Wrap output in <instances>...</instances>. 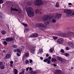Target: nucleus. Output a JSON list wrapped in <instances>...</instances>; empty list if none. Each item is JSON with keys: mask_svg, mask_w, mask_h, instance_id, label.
<instances>
[{"mask_svg": "<svg viewBox=\"0 0 74 74\" xmlns=\"http://www.w3.org/2000/svg\"><path fill=\"white\" fill-rule=\"evenodd\" d=\"M33 8L32 7H29L27 8L26 11L28 16L32 17L34 15V12L32 11Z\"/></svg>", "mask_w": 74, "mask_h": 74, "instance_id": "1", "label": "nucleus"}, {"mask_svg": "<svg viewBox=\"0 0 74 74\" xmlns=\"http://www.w3.org/2000/svg\"><path fill=\"white\" fill-rule=\"evenodd\" d=\"M34 4L35 5H42L43 4V1L41 0H35Z\"/></svg>", "mask_w": 74, "mask_h": 74, "instance_id": "2", "label": "nucleus"}, {"mask_svg": "<svg viewBox=\"0 0 74 74\" xmlns=\"http://www.w3.org/2000/svg\"><path fill=\"white\" fill-rule=\"evenodd\" d=\"M64 12L67 14L66 15V16H67V17H69V16H70L71 15V10H64Z\"/></svg>", "mask_w": 74, "mask_h": 74, "instance_id": "3", "label": "nucleus"}, {"mask_svg": "<svg viewBox=\"0 0 74 74\" xmlns=\"http://www.w3.org/2000/svg\"><path fill=\"white\" fill-rule=\"evenodd\" d=\"M38 73H40V74H42V72L40 70H38L37 72L36 71H32V72H30V74H38Z\"/></svg>", "mask_w": 74, "mask_h": 74, "instance_id": "4", "label": "nucleus"}, {"mask_svg": "<svg viewBox=\"0 0 74 74\" xmlns=\"http://www.w3.org/2000/svg\"><path fill=\"white\" fill-rule=\"evenodd\" d=\"M69 33H70V34H64L62 35V36L63 37H70V36H71V34H72V32H69Z\"/></svg>", "mask_w": 74, "mask_h": 74, "instance_id": "5", "label": "nucleus"}, {"mask_svg": "<svg viewBox=\"0 0 74 74\" xmlns=\"http://www.w3.org/2000/svg\"><path fill=\"white\" fill-rule=\"evenodd\" d=\"M45 25H44L43 23H40L38 24H36L35 25V27H42L44 26Z\"/></svg>", "mask_w": 74, "mask_h": 74, "instance_id": "6", "label": "nucleus"}, {"mask_svg": "<svg viewBox=\"0 0 74 74\" xmlns=\"http://www.w3.org/2000/svg\"><path fill=\"white\" fill-rule=\"evenodd\" d=\"M38 36V34H37L36 33L31 35L30 36V37H31V38H36V37H37Z\"/></svg>", "mask_w": 74, "mask_h": 74, "instance_id": "7", "label": "nucleus"}, {"mask_svg": "<svg viewBox=\"0 0 74 74\" xmlns=\"http://www.w3.org/2000/svg\"><path fill=\"white\" fill-rule=\"evenodd\" d=\"M61 18V15L60 14H57L55 16V18L56 19H60Z\"/></svg>", "mask_w": 74, "mask_h": 74, "instance_id": "8", "label": "nucleus"}, {"mask_svg": "<svg viewBox=\"0 0 74 74\" xmlns=\"http://www.w3.org/2000/svg\"><path fill=\"white\" fill-rule=\"evenodd\" d=\"M48 16H44L43 18V22H46L47 20H48Z\"/></svg>", "mask_w": 74, "mask_h": 74, "instance_id": "9", "label": "nucleus"}, {"mask_svg": "<svg viewBox=\"0 0 74 74\" xmlns=\"http://www.w3.org/2000/svg\"><path fill=\"white\" fill-rule=\"evenodd\" d=\"M63 40L62 38H59L57 40V42L58 43L61 44L63 43Z\"/></svg>", "mask_w": 74, "mask_h": 74, "instance_id": "10", "label": "nucleus"}, {"mask_svg": "<svg viewBox=\"0 0 74 74\" xmlns=\"http://www.w3.org/2000/svg\"><path fill=\"white\" fill-rule=\"evenodd\" d=\"M40 29L41 30H42V31H44V30H45L46 29H47V26L46 25H45L42 27L40 28Z\"/></svg>", "mask_w": 74, "mask_h": 74, "instance_id": "11", "label": "nucleus"}, {"mask_svg": "<svg viewBox=\"0 0 74 74\" xmlns=\"http://www.w3.org/2000/svg\"><path fill=\"white\" fill-rule=\"evenodd\" d=\"M13 40V39L12 38H6L5 39V41H8V42H10V41H12Z\"/></svg>", "mask_w": 74, "mask_h": 74, "instance_id": "12", "label": "nucleus"}, {"mask_svg": "<svg viewBox=\"0 0 74 74\" xmlns=\"http://www.w3.org/2000/svg\"><path fill=\"white\" fill-rule=\"evenodd\" d=\"M10 56H10V54H7L4 57V59L5 60H6V59H9L10 58Z\"/></svg>", "mask_w": 74, "mask_h": 74, "instance_id": "13", "label": "nucleus"}, {"mask_svg": "<svg viewBox=\"0 0 74 74\" xmlns=\"http://www.w3.org/2000/svg\"><path fill=\"white\" fill-rule=\"evenodd\" d=\"M51 23H52V21H49L45 22V25H49V24H51Z\"/></svg>", "mask_w": 74, "mask_h": 74, "instance_id": "14", "label": "nucleus"}, {"mask_svg": "<svg viewBox=\"0 0 74 74\" xmlns=\"http://www.w3.org/2000/svg\"><path fill=\"white\" fill-rule=\"evenodd\" d=\"M61 71L60 70H56L54 73V74H60V73H61Z\"/></svg>", "mask_w": 74, "mask_h": 74, "instance_id": "15", "label": "nucleus"}, {"mask_svg": "<svg viewBox=\"0 0 74 74\" xmlns=\"http://www.w3.org/2000/svg\"><path fill=\"white\" fill-rule=\"evenodd\" d=\"M35 13L36 14H38V13H39V14H42V13L40 10H36L35 11Z\"/></svg>", "mask_w": 74, "mask_h": 74, "instance_id": "16", "label": "nucleus"}, {"mask_svg": "<svg viewBox=\"0 0 74 74\" xmlns=\"http://www.w3.org/2000/svg\"><path fill=\"white\" fill-rule=\"evenodd\" d=\"M68 44L71 47H73L74 46V44L72 42H69L68 43Z\"/></svg>", "mask_w": 74, "mask_h": 74, "instance_id": "17", "label": "nucleus"}, {"mask_svg": "<svg viewBox=\"0 0 74 74\" xmlns=\"http://www.w3.org/2000/svg\"><path fill=\"white\" fill-rule=\"evenodd\" d=\"M42 52H43L42 49H39V51L38 52V54H39V53H40V54H41Z\"/></svg>", "mask_w": 74, "mask_h": 74, "instance_id": "18", "label": "nucleus"}, {"mask_svg": "<svg viewBox=\"0 0 74 74\" xmlns=\"http://www.w3.org/2000/svg\"><path fill=\"white\" fill-rule=\"evenodd\" d=\"M34 48H32L31 49V52L33 53H34Z\"/></svg>", "mask_w": 74, "mask_h": 74, "instance_id": "19", "label": "nucleus"}, {"mask_svg": "<svg viewBox=\"0 0 74 74\" xmlns=\"http://www.w3.org/2000/svg\"><path fill=\"white\" fill-rule=\"evenodd\" d=\"M46 59L47 60V63L48 64H50L51 63V60H50L48 59V58H46Z\"/></svg>", "mask_w": 74, "mask_h": 74, "instance_id": "20", "label": "nucleus"}, {"mask_svg": "<svg viewBox=\"0 0 74 74\" xmlns=\"http://www.w3.org/2000/svg\"><path fill=\"white\" fill-rule=\"evenodd\" d=\"M4 68H5V67L3 65H1L0 66V68L1 70H4Z\"/></svg>", "mask_w": 74, "mask_h": 74, "instance_id": "21", "label": "nucleus"}, {"mask_svg": "<svg viewBox=\"0 0 74 74\" xmlns=\"http://www.w3.org/2000/svg\"><path fill=\"white\" fill-rule=\"evenodd\" d=\"M1 33L2 34L4 35V34H5V33H6V32L5 31L2 30L1 32Z\"/></svg>", "mask_w": 74, "mask_h": 74, "instance_id": "22", "label": "nucleus"}, {"mask_svg": "<svg viewBox=\"0 0 74 74\" xmlns=\"http://www.w3.org/2000/svg\"><path fill=\"white\" fill-rule=\"evenodd\" d=\"M27 4L28 5H32V3L30 1H27Z\"/></svg>", "mask_w": 74, "mask_h": 74, "instance_id": "23", "label": "nucleus"}, {"mask_svg": "<svg viewBox=\"0 0 74 74\" xmlns=\"http://www.w3.org/2000/svg\"><path fill=\"white\" fill-rule=\"evenodd\" d=\"M14 74H17V73H18V70H17V69H15L14 70Z\"/></svg>", "mask_w": 74, "mask_h": 74, "instance_id": "24", "label": "nucleus"}, {"mask_svg": "<svg viewBox=\"0 0 74 74\" xmlns=\"http://www.w3.org/2000/svg\"><path fill=\"white\" fill-rule=\"evenodd\" d=\"M52 62H56V60L54 58H53L51 59Z\"/></svg>", "mask_w": 74, "mask_h": 74, "instance_id": "25", "label": "nucleus"}, {"mask_svg": "<svg viewBox=\"0 0 74 74\" xmlns=\"http://www.w3.org/2000/svg\"><path fill=\"white\" fill-rule=\"evenodd\" d=\"M56 7H59V3L57 2L56 5Z\"/></svg>", "mask_w": 74, "mask_h": 74, "instance_id": "26", "label": "nucleus"}, {"mask_svg": "<svg viewBox=\"0 0 74 74\" xmlns=\"http://www.w3.org/2000/svg\"><path fill=\"white\" fill-rule=\"evenodd\" d=\"M17 52H18V53H21V50H19V49H17L16 50Z\"/></svg>", "mask_w": 74, "mask_h": 74, "instance_id": "27", "label": "nucleus"}, {"mask_svg": "<svg viewBox=\"0 0 74 74\" xmlns=\"http://www.w3.org/2000/svg\"><path fill=\"white\" fill-rule=\"evenodd\" d=\"M57 59L58 60H60V61H62V59L60 57H58Z\"/></svg>", "mask_w": 74, "mask_h": 74, "instance_id": "28", "label": "nucleus"}, {"mask_svg": "<svg viewBox=\"0 0 74 74\" xmlns=\"http://www.w3.org/2000/svg\"><path fill=\"white\" fill-rule=\"evenodd\" d=\"M22 25L25 27H27V24H25V23H22Z\"/></svg>", "mask_w": 74, "mask_h": 74, "instance_id": "29", "label": "nucleus"}, {"mask_svg": "<svg viewBox=\"0 0 74 74\" xmlns=\"http://www.w3.org/2000/svg\"><path fill=\"white\" fill-rule=\"evenodd\" d=\"M65 56H66V57H68L69 56V54L68 53H66L64 55Z\"/></svg>", "mask_w": 74, "mask_h": 74, "instance_id": "30", "label": "nucleus"}, {"mask_svg": "<svg viewBox=\"0 0 74 74\" xmlns=\"http://www.w3.org/2000/svg\"><path fill=\"white\" fill-rule=\"evenodd\" d=\"M29 55V53H28V52L26 53L25 54V56H28Z\"/></svg>", "mask_w": 74, "mask_h": 74, "instance_id": "31", "label": "nucleus"}, {"mask_svg": "<svg viewBox=\"0 0 74 74\" xmlns=\"http://www.w3.org/2000/svg\"><path fill=\"white\" fill-rule=\"evenodd\" d=\"M3 44L4 45H7V42L6 41H3Z\"/></svg>", "mask_w": 74, "mask_h": 74, "instance_id": "32", "label": "nucleus"}, {"mask_svg": "<svg viewBox=\"0 0 74 74\" xmlns=\"http://www.w3.org/2000/svg\"><path fill=\"white\" fill-rule=\"evenodd\" d=\"M24 73H25V71H23L20 73L19 74H24Z\"/></svg>", "mask_w": 74, "mask_h": 74, "instance_id": "33", "label": "nucleus"}, {"mask_svg": "<svg viewBox=\"0 0 74 74\" xmlns=\"http://www.w3.org/2000/svg\"><path fill=\"white\" fill-rule=\"evenodd\" d=\"M53 38L54 40H56L58 38V37L55 36H53Z\"/></svg>", "mask_w": 74, "mask_h": 74, "instance_id": "34", "label": "nucleus"}, {"mask_svg": "<svg viewBox=\"0 0 74 74\" xmlns=\"http://www.w3.org/2000/svg\"><path fill=\"white\" fill-rule=\"evenodd\" d=\"M61 52L62 53H64V50L63 49H61Z\"/></svg>", "mask_w": 74, "mask_h": 74, "instance_id": "35", "label": "nucleus"}, {"mask_svg": "<svg viewBox=\"0 0 74 74\" xmlns=\"http://www.w3.org/2000/svg\"><path fill=\"white\" fill-rule=\"evenodd\" d=\"M49 51L50 53H52V52H53V50H52V49H50L49 50Z\"/></svg>", "mask_w": 74, "mask_h": 74, "instance_id": "36", "label": "nucleus"}, {"mask_svg": "<svg viewBox=\"0 0 74 74\" xmlns=\"http://www.w3.org/2000/svg\"><path fill=\"white\" fill-rule=\"evenodd\" d=\"M29 63V61L28 60H26L25 62V63L26 64H28Z\"/></svg>", "mask_w": 74, "mask_h": 74, "instance_id": "37", "label": "nucleus"}, {"mask_svg": "<svg viewBox=\"0 0 74 74\" xmlns=\"http://www.w3.org/2000/svg\"><path fill=\"white\" fill-rule=\"evenodd\" d=\"M3 3V1L2 0H0V4H2Z\"/></svg>", "mask_w": 74, "mask_h": 74, "instance_id": "38", "label": "nucleus"}, {"mask_svg": "<svg viewBox=\"0 0 74 74\" xmlns=\"http://www.w3.org/2000/svg\"><path fill=\"white\" fill-rule=\"evenodd\" d=\"M52 22H56V20L54 19H53L52 20Z\"/></svg>", "mask_w": 74, "mask_h": 74, "instance_id": "39", "label": "nucleus"}, {"mask_svg": "<svg viewBox=\"0 0 74 74\" xmlns=\"http://www.w3.org/2000/svg\"><path fill=\"white\" fill-rule=\"evenodd\" d=\"M12 47H13V48H16L17 47L16 45H13L12 46Z\"/></svg>", "mask_w": 74, "mask_h": 74, "instance_id": "40", "label": "nucleus"}, {"mask_svg": "<svg viewBox=\"0 0 74 74\" xmlns=\"http://www.w3.org/2000/svg\"><path fill=\"white\" fill-rule=\"evenodd\" d=\"M29 60L30 63H32V62H33V60Z\"/></svg>", "mask_w": 74, "mask_h": 74, "instance_id": "41", "label": "nucleus"}, {"mask_svg": "<svg viewBox=\"0 0 74 74\" xmlns=\"http://www.w3.org/2000/svg\"><path fill=\"white\" fill-rule=\"evenodd\" d=\"M13 10L14 11H18V9H14Z\"/></svg>", "mask_w": 74, "mask_h": 74, "instance_id": "42", "label": "nucleus"}, {"mask_svg": "<svg viewBox=\"0 0 74 74\" xmlns=\"http://www.w3.org/2000/svg\"><path fill=\"white\" fill-rule=\"evenodd\" d=\"M3 62H0V65H2V64H3Z\"/></svg>", "mask_w": 74, "mask_h": 74, "instance_id": "43", "label": "nucleus"}, {"mask_svg": "<svg viewBox=\"0 0 74 74\" xmlns=\"http://www.w3.org/2000/svg\"><path fill=\"white\" fill-rule=\"evenodd\" d=\"M44 61L45 62H47V59H45V60H44Z\"/></svg>", "mask_w": 74, "mask_h": 74, "instance_id": "44", "label": "nucleus"}, {"mask_svg": "<svg viewBox=\"0 0 74 74\" xmlns=\"http://www.w3.org/2000/svg\"><path fill=\"white\" fill-rule=\"evenodd\" d=\"M53 66H54V67H56L57 65L56 64H53Z\"/></svg>", "mask_w": 74, "mask_h": 74, "instance_id": "45", "label": "nucleus"}, {"mask_svg": "<svg viewBox=\"0 0 74 74\" xmlns=\"http://www.w3.org/2000/svg\"><path fill=\"white\" fill-rule=\"evenodd\" d=\"M17 56H20V54H19L18 53H17Z\"/></svg>", "mask_w": 74, "mask_h": 74, "instance_id": "46", "label": "nucleus"}, {"mask_svg": "<svg viewBox=\"0 0 74 74\" xmlns=\"http://www.w3.org/2000/svg\"><path fill=\"white\" fill-rule=\"evenodd\" d=\"M21 12H22L21 10H19V11H18V13H21Z\"/></svg>", "mask_w": 74, "mask_h": 74, "instance_id": "47", "label": "nucleus"}, {"mask_svg": "<svg viewBox=\"0 0 74 74\" xmlns=\"http://www.w3.org/2000/svg\"><path fill=\"white\" fill-rule=\"evenodd\" d=\"M46 56L47 57H48V56H49V54H46Z\"/></svg>", "mask_w": 74, "mask_h": 74, "instance_id": "48", "label": "nucleus"}, {"mask_svg": "<svg viewBox=\"0 0 74 74\" xmlns=\"http://www.w3.org/2000/svg\"><path fill=\"white\" fill-rule=\"evenodd\" d=\"M66 50H69V47H66Z\"/></svg>", "mask_w": 74, "mask_h": 74, "instance_id": "49", "label": "nucleus"}, {"mask_svg": "<svg viewBox=\"0 0 74 74\" xmlns=\"http://www.w3.org/2000/svg\"><path fill=\"white\" fill-rule=\"evenodd\" d=\"M29 67L27 68L26 69V71H28V70H29Z\"/></svg>", "mask_w": 74, "mask_h": 74, "instance_id": "50", "label": "nucleus"}, {"mask_svg": "<svg viewBox=\"0 0 74 74\" xmlns=\"http://www.w3.org/2000/svg\"><path fill=\"white\" fill-rule=\"evenodd\" d=\"M32 70V68H29V70H30V71H31Z\"/></svg>", "mask_w": 74, "mask_h": 74, "instance_id": "51", "label": "nucleus"}, {"mask_svg": "<svg viewBox=\"0 0 74 74\" xmlns=\"http://www.w3.org/2000/svg\"><path fill=\"white\" fill-rule=\"evenodd\" d=\"M48 58L49 59V60H50V59H51V57L49 56L48 57Z\"/></svg>", "mask_w": 74, "mask_h": 74, "instance_id": "52", "label": "nucleus"}, {"mask_svg": "<svg viewBox=\"0 0 74 74\" xmlns=\"http://www.w3.org/2000/svg\"><path fill=\"white\" fill-rule=\"evenodd\" d=\"M28 30H29V29L27 28H26L25 30V31H28Z\"/></svg>", "mask_w": 74, "mask_h": 74, "instance_id": "53", "label": "nucleus"}, {"mask_svg": "<svg viewBox=\"0 0 74 74\" xmlns=\"http://www.w3.org/2000/svg\"><path fill=\"white\" fill-rule=\"evenodd\" d=\"M3 52L4 53H5V50H3Z\"/></svg>", "mask_w": 74, "mask_h": 74, "instance_id": "54", "label": "nucleus"}, {"mask_svg": "<svg viewBox=\"0 0 74 74\" xmlns=\"http://www.w3.org/2000/svg\"><path fill=\"white\" fill-rule=\"evenodd\" d=\"M10 64H13V61H11L10 62Z\"/></svg>", "mask_w": 74, "mask_h": 74, "instance_id": "55", "label": "nucleus"}, {"mask_svg": "<svg viewBox=\"0 0 74 74\" xmlns=\"http://www.w3.org/2000/svg\"><path fill=\"white\" fill-rule=\"evenodd\" d=\"M40 59H41V60H43V58L40 57Z\"/></svg>", "mask_w": 74, "mask_h": 74, "instance_id": "56", "label": "nucleus"}, {"mask_svg": "<svg viewBox=\"0 0 74 74\" xmlns=\"http://www.w3.org/2000/svg\"><path fill=\"white\" fill-rule=\"evenodd\" d=\"M69 5H71L72 4L71 3H68Z\"/></svg>", "mask_w": 74, "mask_h": 74, "instance_id": "57", "label": "nucleus"}, {"mask_svg": "<svg viewBox=\"0 0 74 74\" xmlns=\"http://www.w3.org/2000/svg\"><path fill=\"white\" fill-rule=\"evenodd\" d=\"M14 52H16V50L14 49Z\"/></svg>", "mask_w": 74, "mask_h": 74, "instance_id": "58", "label": "nucleus"}, {"mask_svg": "<svg viewBox=\"0 0 74 74\" xmlns=\"http://www.w3.org/2000/svg\"><path fill=\"white\" fill-rule=\"evenodd\" d=\"M10 67H12V65H10Z\"/></svg>", "mask_w": 74, "mask_h": 74, "instance_id": "59", "label": "nucleus"}, {"mask_svg": "<svg viewBox=\"0 0 74 74\" xmlns=\"http://www.w3.org/2000/svg\"><path fill=\"white\" fill-rule=\"evenodd\" d=\"M72 15H74V12H73V13H72Z\"/></svg>", "mask_w": 74, "mask_h": 74, "instance_id": "60", "label": "nucleus"}, {"mask_svg": "<svg viewBox=\"0 0 74 74\" xmlns=\"http://www.w3.org/2000/svg\"><path fill=\"white\" fill-rule=\"evenodd\" d=\"M71 69H73V67L71 68Z\"/></svg>", "mask_w": 74, "mask_h": 74, "instance_id": "61", "label": "nucleus"}, {"mask_svg": "<svg viewBox=\"0 0 74 74\" xmlns=\"http://www.w3.org/2000/svg\"><path fill=\"white\" fill-rule=\"evenodd\" d=\"M0 18H2L1 16H0Z\"/></svg>", "mask_w": 74, "mask_h": 74, "instance_id": "62", "label": "nucleus"}, {"mask_svg": "<svg viewBox=\"0 0 74 74\" xmlns=\"http://www.w3.org/2000/svg\"><path fill=\"white\" fill-rule=\"evenodd\" d=\"M31 64H33L31 63Z\"/></svg>", "mask_w": 74, "mask_h": 74, "instance_id": "63", "label": "nucleus"}, {"mask_svg": "<svg viewBox=\"0 0 74 74\" xmlns=\"http://www.w3.org/2000/svg\"><path fill=\"white\" fill-rule=\"evenodd\" d=\"M40 10H41V9H40Z\"/></svg>", "mask_w": 74, "mask_h": 74, "instance_id": "64", "label": "nucleus"}]
</instances>
